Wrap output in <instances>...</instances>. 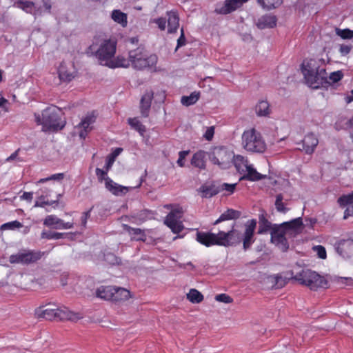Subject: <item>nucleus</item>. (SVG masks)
<instances>
[{"mask_svg": "<svg viewBox=\"0 0 353 353\" xmlns=\"http://www.w3.org/2000/svg\"><path fill=\"white\" fill-rule=\"evenodd\" d=\"M303 220L301 217L294 219L290 221L281 224H274L271 232V242L282 252H287L289 249V243L285 236L288 232L299 234L303 228Z\"/></svg>", "mask_w": 353, "mask_h": 353, "instance_id": "nucleus-1", "label": "nucleus"}, {"mask_svg": "<svg viewBox=\"0 0 353 353\" xmlns=\"http://www.w3.org/2000/svg\"><path fill=\"white\" fill-rule=\"evenodd\" d=\"M301 69L307 84L312 88L319 89L330 84L325 68H321L316 60L304 61L301 65Z\"/></svg>", "mask_w": 353, "mask_h": 353, "instance_id": "nucleus-2", "label": "nucleus"}, {"mask_svg": "<svg viewBox=\"0 0 353 353\" xmlns=\"http://www.w3.org/2000/svg\"><path fill=\"white\" fill-rule=\"evenodd\" d=\"M61 110L56 106L46 108L40 114H34L35 121L38 125H42L43 128L56 131L63 129L65 121L60 117Z\"/></svg>", "mask_w": 353, "mask_h": 353, "instance_id": "nucleus-3", "label": "nucleus"}, {"mask_svg": "<svg viewBox=\"0 0 353 353\" xmlns=\"http://www.w3.org/2000/svg\"><path fill=\"white\" fill-rule=\"evenodd\" d=\"M293 280L314 291L321 288H328L327 280L323 276L310 269H302L294 275Z\"/></svg>", "mask_w": 353, "mask_h": 353, "instance_id": "nucleus-4", "label": "nucleus"}, {"mask_svg": "<svg viewBox=\"0 0 353 353\" xmlns=\"http://www.w3.org/2000/svg\"><path fill=\"white\" fill-rule=\"evenodd\" d=\"M40 306L35 310V314L39 318L46 319L47 320H70L76 321L81 318L79 313H74L69 310L67 307H47Z\"/></svg>", "mask_w": 353, "mask_h": 353, "instance_id": "nucleus-5", "label": "nucleus"}, {"mask_svg": "<svg viewBox=\"0 0 353 353\" xmlns=\"http://www.w3.org/2000/svg\"><path fill=\"white\" fill-rule=\"evenodd\" d=\"M117 50V41L112 39H105L99 46L93 43L88 48L91 53H94L99 63L108 67V64L114 57Z\"/></svg>", "mask_w": 353, "mask_h": 353, "instance_id": "nucleus-6", "label": "nucleus"}, {"mask_svg": "<svg viewBox=\"0 0 353 353\" xmlns=\"http://www.w3.org/2000/svg\"><path fill=\"white\" fill-rule=\"evenodd\" d=\"M243 148L252 153H263L266 150V143L261 134L254 128L245 130L242 134Z\"/></svg>", "mask_w": 353, "mask_h": 353, "instance_id": "nucleus-7", "label": "nucleus"}, {"mask_svg": "<svg viewBox=\"0 0 353 353\" xmlns=\"http://www.w3.org/2000/svg\"><path fill=\"white\" fill-rule=\"evenodd\" d=\"M233 228L234 226L232 227V230L227 232L219 231L218 234L197 230L196 240L200 244L206 247L213 245L226 246L229 245V237L232 235Z\"/></svg>", "mask_w": 353, "mask_h": 353, "instance_id": "nucleus-8", "label": "nucleus"}, {"mask_svg": "<svg viewBox=\"0 0 353 353\" xmlns=\"http://www.w3.org/2000/svg\"><path fill=\"white\" fill-rule=\"evenodd\" d=\"M129 58L132 66L137 70L152 68L157 63L158 58L155 54H148L146 50L141 47L129 52Z\"/></svg>", "mask_w": 353, "mask_h": 353, "instance_id": "nucleus-9", "label": "nucleus"}, {"mask_svg": "<svg viewBox=\"0 0 353 353\" xmlns=\"http://www.w3.org/2000/svg\"><path fill=\"white\" fill-rule=\"evenodd\" d=\"M234 154L225 147H215L209 154L210 161L221 169H226L232 164Z\"/></svg>", "mask_w": 353, "mask_h": 353, "instance_id": "nucleus-10", "label": "nucleus"}, {"mask_svg": "<svg viewBox=\"0 0 353 353\" xmlns=\"http://www.w3.org/2000/svg\"><path fill=\"white\" fill-rule=\"evenodd\" d=\"M46 254L47 252L39 250H23L17 254H11L9 257V262L12 264L30 265L37 263Z\"/></svg>", "mask_w": 353, "mask_h": 353, "instance_id": "nucleus-11", "label": "nucleus"}, {"mask_svg": "<svg viewBox=\"0 0 353 353\" xmlns=\"http://www.w3.org/2000/svg\"><path fill=\"white\" fill-rule=\"evenodd\" d=\"M294 272L288 271L281 274H274L268 277L270 281L273 284L272 287L280 289L285 287L290 280H293Z\"/></svg>", "mask_w": 353, "mask_h": 353, "instance_id": "nucleus-12", "label": "nucleus"}, {"mask_svg": "<svg viewBox=\"0 0 353 353\" xmlns=\"http://www.w3.org/2000/svg\"><path fill=\"white\" fill-rule=\"evenodd\" d=\"M256 226V221L251 219L245 224V230L243 239V245L245 250L250 248L251 245L254 242V233Z\"/></svg>", "mask_w": 353, "mask_h": 353, "instance_id": "nucleus-13", "label": "nucleus"}, {"mask_svg": "<svg viewBox=\"0 0 353 353\" xmlns=\"http://www.w3.org/2000/svg\"><path fill=\"white\" fill-rule=\"evenodd\" d=\"M43 224L46 226L59 230L70 229L74 226L73 222H64L63 220L55 215H48L43 221Z\"/></svg>", "mask_w": 353, "mask_h": 353, "instance_id": "nucleus-14", "label": "nucleus"}, {"mask_svg": "<svg viewBox=\"0 0 353 353\" xmlns=\"http://www.w3.org/2000/svg\"><path fill=\"white\" fill-rule=\"evenodd\" d=\"M319 143V139L314 133H308L305 136L303 139L301 141L302 149L307 154H312L317 145ZM301 150V148H299Z\"/></svg>", "mask_w": 353, "mask_h": 353, "instance_id": "nucleus-15", "label": "nucleus"}, {"mask_svg": "<svg viewBox=\"0 0 353 353\" xmlns=\"http://www.w3.org/2000/svg\"><path fill=\"white\" fill-rule=\"evenodd\" d=\"M337 252L344 258H349L353 254V239H342L336 244Z\"/></svg>", "mask_w": 353, "mask_h": 353, "instance_id": "nucleus-16", "label": "nucleus"}, {"mask_svg": "<svg viewBox=\"0 0 353 353\" xmlns=\"http://www.w3.org/2000/svg\"><path fill=\"white\" fill-rule=\"evenodd\" d=\"M96 121V116L93 113L87 114L81 121L77 125L78 128H81L79 132L80 138L85 139L88 133L92 130L90 125Z\"/></svg>", "mask_w": 353, "mask_h": 353, "instance_id": "nucleus-17", "label": "nucleus"}, {"mask_svg": "<svg viewBox=\"0 0 353 353\" xmlns=\"http://www.w3.org/2000/svg\"><path fill=\"white\" fill-rule=\"evenodd\" d=\"M105 187L109 192L116 196L125 195L132 188L119 185L113 181L110 178L106 179Z\"/></svg>", "mask_w": 353, "mask_h": 353, "instance_id": "nucleus-18", "label": "nucleus"}, {"mask_svg": "<svg viewBox=\"0 0 353 353\" xmlns=\"http://www.w3.org/2000/svg\"><path fill=\"white\" fill-rule=\"evenodd\" d=\"M241 1L239 0H226L224 4L220 8L216 9V12L221 14H227L236 10L241 6Z\"/></svg>", "mask_w": 353, "mask_h": 353, "instance_id": "nucleus-19", "label": "nucleus"}, {"mask_svg": "<svg viewBox=\"0 0 353 353\" xmlns=\"http://www.w3.org/2000/svg\"><path fill=\"white\" fill-rule=\"evenodd\" d=\"M112 294V301L114 303L125 301L130 297V291L120 287L113 286Z\"/></svg>", "mask_w": 353, "mask_h": 353, "instance_id": "nucleus-20", "label": "nucleus"}, {"mask_svg": "<svg viewBox=\"0 0 353 353\" xmlns=\"http://www.w3.org/2000/svg\"><path fill=\"white\" fill-rule=\"evenodd\" d=\"M153 98L152 92H146L143 95L140 102L141 114L143 117H148L149 115L151 103Z\"/></svg>", "mask_w": 353, "mask_h": 353, "instance_id": "nucleus-21", "label": "nucleus"}, {"mask_svg": "<svg viewBox=\"0 0 353 353\" xmlns=\"http://www.w3.org/2000/svg\"><path fill=\"white\" fill-rule=\"evenodd\" d=\"M122 227L130 235L132 240L141 241L146 240V234L143 230L132 228L127 224H123Z\"/></svg>", "mask_w": 353, "mask_h": 353, "instance_id": "nucleus-22", "label": "nucleus"}, {"mask_svg": "<svg viewBox=\"0 0 353 353\" xmlns=\"http://www.w3.org/2000/svg\"><path fill=\"white\" fill-rule=\"evenodd\" d=\"M276 17L274 15L265 14L259 19L257 26L261 29L272 28L276 25Z\"/></svg>", "mask_w": 353, "mask_h": 353, "instance_id": "nucleus-23", "label": "nucleus"}, {"mask_svg": "<svg viewBox=\"0 0 353 353\" xmlns=\"http://www.w3.org/2000/svg\"><path fill=\"white\" fill-rule=\"evenodd\" d=\"M232 163L234 165L236 170L241 174L245 173L246 170L250 165L248 159L241 155L234 154Z\"/></svg>", "mask_w": 353, "mask_h": 353, "instance_id": "nucleus-24", "label": "nucleus"}, {"mask_svg": "<svg viewBox=\"0 0 353 353\" xmlns=\"http://www.w3.org/2000/svg\"><path fill=\"white\" fill-rule=\"evenodd\" d=\"M240 178V180H248L250 181H259L264 178V176L259 173L252 166L250 165L248 166L245 171V173Z\"/></svg>", "mask_w": 353, "mask_h": 353, "instance_id": "nucleus-25", "label": "nucleus"}, {"mask_svg": "<svg viewBox=\"0 0 353 353\" xmlns=\"http://www.w3.org/2000/svg\"><path fill=\"white\" fill-rule=\"evenodd\" d=\"M168 32H176L179 26V17L176 12L170 11L168 12Z\"/></svg>", "mask_w": 353, "mask_h": 353, "instance_id": "nucleus-26", "label": "nucleus"}, {"mask_svg": "<svg viewBox=\"0 0 353 353\" xmlns=\"http://www.w3.org/2000/svg\"><path fill=\"white\" fill-rule=\"evenodd\" d=\"M221 189L214 185H203L199 189L203 198H211L219 193Z\"/></svg>", "mask_w": 353, "mask_h": 353, "instance_id": "nucleus-27", "label": "nucleus"}, {"mask_svg": "<svg viewBox=\"0 0 353 353\" xmlns=\"http://www.w3.org/2000/svg\"><path fill=\"white\" fill-rule=\"evenodd\" d=\"M205 158V152L199 150L193 154L191 159V164L195 168L205 169L206 165Z\"/></svg>", "mask_w": 353, "mask_h": 353, "instance_id": "nucleus-28", "label": "nucleus"}, {"mask_svg": "<svg viewBox=\"0 0 353 353\" xmlns=\"http://www.w3.org/2000/svg\"><path fill=\"white\" fill-rule=\"evenodd\" d=\"M183 210L181 207H177L176 208L172 209L166 216L164 223L169 224L174 222L180 221V219L183 216Z\"/></svg>", "mask_w": 353, "mask_h": 353, "instance_id": "nucleus-29", "label": "nucleus"}, {"mask_svg": "<svg viewBox=\"0 0 353 353\" xmlns=\"http://www.w3.org/2000/svg\"><path fill=\"white\" fill-rule=\"evenodd\" d=\"M273 228L274 225H272L271 222L266 219L264 214L259 216L258 234H262L267 233L269 231H270L271 233Z\"/></svg>", "mask_w": 353, "mask_h": 353, "instance_id": "nucleus-30", "label": "nucleus"}, {"mask_svg": "<svg viewBox=\"0 0 353 353\" xmlns=\"http://www.w3.org/2000/svg\"><path fill=\"white\" fill-rule=\"evenodd\" d=\"M130 58L128 59H125L123 56H117V57L112 58L111 61L108 64V67L110 68H128L130 65Z\"/></svg>", "mask_w": 353, "mask_h": 353, "instance_id": "nucleus-31", "label": "nucleus"}, {"mask_svg": "<svg viewBox=\"0 0 353 353\" xmlns=\"http://www.w3.org/2000/svg\"><path fill=\"white\" fill-rule=\"evenodd\" d=\"M113 286H101L96 290V296L101 299L112 301Z\"/></svg>", "mask_w": 353, "mask_h": 353, "instance_id": "nucleus-32", "label": "nucleus"}, {"mask_svg": "<svg viewBox=\"0 0 353 353\" xmlns=\"http://www.w3.org/2000/svg\"><path fill=\"white\" fill-rule=\"evenodd\" d=\"M240 216V212L233 209H228L214 221V225H217L218 223L226 220L237 219Z\"/></svg>", "mask_w": 353, "mask_h": 353, "instance_id": "nucleus-33", "label": "nucleus"}, {"mask_svg": "<svg viewBox=\"0 0 353 353\" xmlns=\"http://www.w3.org/2000/svg\"><path fill=\"white\" fill-rule=\"evenodd\" d=\"M58 74L61 81H70L74 76L72 72L68 71L64 63H61L58 69Z\"/></svg>", "mask_w": 353, "mask_h": 353, "instance_id": "nucleus-34", "label": "nucleus"}, {"mask_svg": "<svg viewBox=\"0 0 353 353\" xmlns=\"http://www.w3.org/2000/svg\"><path fill=\"white\" fill-rule=\"evenodd\" d=\"M112 19L117 22V23H119L121 25L122 27H126L128 24L127 21V14L124 12H122L119 10H114L112 12Z\"/></svg>", "mask_w": 353, "mask_h": 353, "instance_id": "nucleus-35", "label": "nucleus"}, {"mask_svg": "<svg viewBox=\"0 0 353 353\" xmlns=\"http://www.w3.org/2000/svg\"><path fill=\"white\" fill-rule=\"evenodd\" d=\"M256 1L263 9L270 10L279 7L283 0H256Z\"/></svg>", "mask_w": 353, "mask_h": 353, "instance_id": "nucleus-36", "label": "nucleus"}, {"mask_svg": "<svg viewBox=\"0 0 353 353\" xmlns=\"http://www.w3.org/2000/svg\"><path fill=\"white\" fill-rule=\"evenodd\" d=\"M187 299L192 303H200L203 301V295L196 289H190L187 294Z\"/></svg>", "mask_w": 353, "mask_h": 353, "instance_id": "nucleus-37", "label": "nucleus"}, {"mask_svg": "<svg viewBox=\"0 0 353 353\" xmlns=\"http://www.w3.org/2000/svg\"><path fill=\"white\" fill-rule=\"evenodd\" d=\"M200 97V93L197 92H192L189 96H183L181 102L185 106H190L194 104Z\"/></svg>", "mask_w": 353, "mask_h": 353, "instance_id": "nucleus-38", "label": "nucleus"}, {"mask_svg": "<svg viewBox=\"0 0 353 353\" xmlns=\"http://www.w3.org/2000/svg\"><path fill=\"white\" fill-rule=\"evenodd\" d=\"M128 123L133 129L139 132L141 135H143L145 132V127L137 118H129Z\"/></svg>", "mask_w": 353, "mask_h": 353, "instance_id": "nucleus-39", "label": "nucleus"}, {"mask_svg": "<svg viewBox=\"0 0 353 353\" xmlns=\"http://www.w3.org/2000/svg\"><path fill=\"white\" fill-rule=\"evenodd\" d=\"M256 112L259 116H267L270 114V105L267 101H260L256 106Z\"/></svg>", "mask_w": 353, "mask_h": 353, "instance_id": "nucleus-40", "label": "nucleus"}, {"mask_svg": "<svg viewBox=\"0 0 353 353\" xmlns=\"http://www.w3.org/2000/svg\"><path fill=\"white\" fill-rule=\"evenodd\" d=\"M15 5L17 8L23 10L27 13H32L34 6V3L32 1L21 0L17 1L15 3Z\"/></svg>", "mask_w": 353, "mask_h": 353, "instance_id": "nucleus-41", "label": "nucleus"}, {"mask_svg": "<svg viewBox=\"0 0 353 353\" xmlns=\"http://www.w3.org/2000/svg\"><path fill=\"white\" fill-rule=\"evenodd\" d=\"M283 196L282 194H279L276 196L275 208L279 212L285 214L289 211V208L285 206V203L283 202Z\"/></svg>", "mask_w": 353, "mask_h": 353, "instance_id": "nucleus-42", "label": "nucleus"}, {"mask_svg": "<svg viewBox=\"0 0 353 353\" xmlns=\"http://www.w3.org/2000/svg\"><path fill=\"white\" fill-rule=\"evenodd\" d=\"M337 203L341 208H344L349 204L351 205L353 203V191L348 194H343L339 197Z\"/></svg>", "mask_w": 353, "mask_h": 353, "instance_id": "nucleus-43", "label": "nucleus"}, {"mask_svg": "<svg viewBox=\"0 0 353 353\" xmlns=\"http://www.w3.org/2000/svg\"><path fill=\"white\" fill-rule=\"evenodd\" d=\"M21 227V223L19 222V221L15 220L2 224L0 227V229L1 230H12L16 228H20Z\"/></svg>", "mask_w": 353, "mask_h": 353, "instance_id": "nucleus-44", "label": "nucleus"}, {"mask_svg": "<svg viewBox=\"0 0 353 353\" xmlns=\"http://www.w3.org/2000/svg\"><path fill=\"white\" fill-rule=\"evenodd\" d=\"M64 233L57 232H43L41 233V238L46 239H60L63 238Z\"/></svg>", "mask_w": 353, "mask_h": 353, "instance_id": "nucleus-45", "label": "nucleus"}, {"mask_svg": "<svg viewBox=\"0 0 353 353\" xmlns=\"http://www.w3.org/2000/svg\"><path fill=\"white\" fill-rule=\"evenodd\" d=\"M174 234H179L184 229L183 223L180 221L165 224Z\"/></svg>", "mask_w": 353, "mask_h": 353, "instance_id": "nucleus-46", "label": "nucleus"}, {"mask_svg": "<svg viewBox=\"0 0 353 353\" xmlns=\"http://www.w3.org/2000/svg\"><path fill=\"white\" fill-rule=\"evenodd\" d=\"M59 199L55 201H49L48 200H46L44 196H41L39 199L35 201L34 207H41L43 208L45 205H51L54 203H58Z\"/></svg>", "mask_w": 353, "mask_h": 353, "instance_id": "nucleus-47", "label": "nucleus"}, {"mask_svg": "<svg viewBox=\"0 0 353 353\" xmlns=\"http://www.w3.org/2000/svg\"><path fill=\"white\" fill-rule=\"evenodd\" d=\"M108 171L105 169L96 168L95 173L97 176L98 181L101 183L104 181L106 183V179L109 178L108 175Z\"/></svg>", "mask_w": 353, "mask_h": 353, "instance_id": "nucleus-48", "label": "nucleus"}, {"mask_svg": "<svg viewBox=\"0 0 353 353\" xmlns=\"http://www.w3.org/2000/svg\"><path fill=\"white\" fill-rule=\"evenodd\" d=\"M313 250L316 252L318 256L321 259H325L327 257V252L325 248L321 245H315L313 247Z\"/></svg>", "mask_w": 353, "mask_h": 353, "instance_id": "nucleus-49", "label": "nucleus"}, {"mask_svg": "<svg viewBox=\"0 0 353 353\" xmlns=\"http://www.w3.org/2000/svg\"><path fill=\"white\" fill-rule=\"evenodd\" d=\"M64 178V174L63 173H57L51 175L49 177L41 179L37 181V183H43L46 181H50V180H62Z\"/></svg>", "mask_w": 353, "mask_h": 353, "instance_id": "nucleus-50", "label": "nucleus"}, {"mask_svg": "<svg viewBox=\"0 0 353 353\" xmlns=\"http://www.w3.org/2000/svg\"><path fill=\"white\" fill-rule=\"evenodd\" d=\"M215 300L225 303H231L233 302V299L231 296L223 293L216 295Z\"/></svg>", "mask_w": 353, "mask_h": 353, "instance_id": "nucleus-51", "label": "nucleus"}, {"mask_svg": "<svg viewBox=\"0 0 353 353\" xmlns=\"http://www.w3.org/2000/svg\"><path fill=\"white\" fill-rule=\"evenodd\" d=\"M343 77V74L341 71H336L332 72L329 76V80L331 81L332 83H337L338 81H341L342 78Z\"/></svg>", "mask_w": 353, "mask_h": 353, "instance_id": "nucleus-52", "label": "nucleus"}, {"mask_svg": "<svg viewBox=\"0 0 353 353\" xmlns=\"http://www.w3.org/2000/svg\"><path fill=\"white\" fill-rule=\"evenodd\" d=\"M337 34L344 39H352L353 37V31L349 29L338 30Z\"/></svg>", "mask_w": 353, "mask_h": 353, "instance_id": "nucleus-53", "label": "nucleus"}, {"mask_svg": "<svg viewBox=\"0 0 353 353\" xmlns=\"http://www.w3.org/2000/svg\"><path fill=\"white\" fill-rule=\"evenodd\" d=\"M186 43V39H185V33H184V30H183V28H182L181 29V35L180 37H179V39H177V46H176V50L180 48V47H182L183 46H185Z\"/></svg>", "mask_w": 353, "mask_h": 353, "instance_id": "nucleus-54", "label": "nucleus"}, {"mask_svg": "<svg viewBox=\"0 0 353 353\" xmlns=\"http://www.w3.org/2000/svg\"><path fill=\"white\" fill-rule=\"evenodd\" d=\"M189 151H181L179 153V159L177 160V164L180 167L184 166V159L185 157L188 154Z\"/></svg>", "mask_w": 353, "mask_h": 353, "instance_id": "nucleus-55", "label": "nucleus"}, {"mask_svg": "<svg viewBox=\"0 0 353 353\" xmlns=\"http://www.w3.org/2000/svg\"><path fill=\"white\" fill-rule=\"evenodd\" d=\"M105 261L110 264H115L118 263V259L112 253H108L104 255Z\"/></svg>", "mask_w": 353, "mask_h": 353, "instance_id": "nucleus-56", "label": "nucleus"}, {"mask_svg": "<svg viewBox=\"0 0 353 353\" xmlns=\"http://www.w3.org/2000/svg\"><path fill=\"white\" fill-rule=\"evenodd\" d=\"M154 22L157 24L159 28L161 30H164L166 27V20L165 18L159 17L154 19Z\"/></svg>", "mask_w": 353, "mask_h": 353, "instance_id": "nucleus-57", "label": "nucleus"}, {"mask_svg": "<svg viewBox=\"0 0 353 353\" xmlns=\"http://www.w3.org/2000/svg\"><path fill=\"white\" fill-rule=\"evenodd\" d=\"M92 208H90L89 210L84 212L82 214L81 221V225L85 228L87 224V221L90 216V212Z\"/></svg>", "mask_w": 353, "mask_h": 353, "instance_id": "nucleus-58", "label": "nucleus"}, {"mask_svg": "<svg viewBox=\"0 0 353 353\" xmlns=\"http://www.w3.org/2000/svg\"><path fill=\"white\" fill-rule=\"evenodd\" d=\"M235 188H236V183L229 184V183H224L221 185L222 190H225L230 193H233L234 192Z\"/></svg>", "mask_w": 353, "mask_h": 353, "instance_id": "nucleus-59", "label": "nucleus"}, {"mask_svg": "<svg viewBox=\"0 0 353 353\" xmlns=\"http://www.w3.org/2000/svg\"><path fill=\"white\" fill-rule=\"evenodd\" d=\"M214 134V127H209L207 128L203 137H205V139L206 140L210 141L212 139Z\"/></svg>", "mask_w": 353, "mask_h": 353, "instance_id": "nucleus-60", "label": "nucleus"}, {"mask_svg": "<svg viewBox=\"0 0 353 353\" xmlns=\"http://www.w3.org/2000/svg\"><path fill=\"white\" fill-rule=\"evenodd\" d=\"M351 50V46L345 44L340 46L339 51L343 55H346L350 53Z\"/></svg>", "mask_w": 353, "mask_h": 353, "instance_id": "nucleus-61", "label": "nucleus"}, {"mask_svg": "<svg viewBox=\"0 0 353 353\" xmlns=\"http://www.w3.org/2000/svg\"><path fill=\"white\" fill-rule=\"evenodd\" d=\"M115 159L110 157L109 155L106 158V162L104 166V169L109 171L110 169L112 168Z\"/></svg>", "mask_w": 353, "mask_h": 353, "instance_id": "nucleus-62", "label": "nucleus"}, {"mask_svg": "<svg viewBox=\"0 0 353 353\" xmlns=\"http://www.w3.org/2000/svg\"><path fill=\"white\" fill-rule=\"evenodd\" d=\"M351 216H353V203L345 210L343 219H347Z\"/></svg>", "mask_w": 353, "mask_h": 353, "instance_id": "nucleus-63", "label": "nucleus"}, {"mask_svg": "<svg viewBox=\"0 0 353 353\" xmlns=\"http://www.w3.org/2000/svg\"><path fill=\"white\" fill-rule=\"evenodd\" d=\"M21 198L24 200L31 201L33 198V193L30 192H25L21 196Z\"/></svg>", "mask_w": 353, "mask_h": 353, "instance_id": "nucleus-64", "label": "nucleus"}]
</instances>
